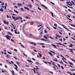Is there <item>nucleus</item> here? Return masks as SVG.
I'll list each match as a JSON object with an SVG mask.
<instances>
[{
  "label": "nucleus",
  "instance_id": "obj_24",
  "mask_svg": "<svg viewBox=\"0 0 75 75\" xmlns=\"http://www.w3.org/2000/svg\"><path fill=\"white\" fill-rule=\"evenodd\" d=\"M32 70H33V71H34V73H35V74H36V72H35V69H32Z\"/></svg>",
  "mask_w": 75,
  "mask_h": 75
},
{
  "label": "nucleus",
  "instance_id": "obj_28",
  "mask_svg": "<svg viewBox=\"0 0 75 75\" xmlns=\"http://www.w3.org/2000/svg\"><path fill=\"white\" fill-rule=\"evenodd\" d=\"M28 61L29 62H32V63H33V62L31 61V60H28Z\"/></svg>",
  "mask_w": 75,
  "mask_h": 75
},
{
  "label": "nucleus",
  "instance_id": "obj_13",
  "mask_svg": "<svg viewBox=\"0 0 75 75\" xmlns=\"http://www.w3.org/2000/svg\"><path fill=\"white\" fill-rule=\"evenodd\" d=\"M49 54H50V55H51V56H52V57H53L54 56L53 55V54H52V53H51L50 52H49Z\"/></svg>",
  "mask_w": 75,
  "mask_h": 75
},
{
  "label": "nucleus",
  "instance_id": "obj_54",
  "mask_svg": "<svg viewBox=\"0 0 75 75\" xmlns=\"http://www.w3.org/2000/svg\"><path fill=\"white\" fill-rule=\"evenodd\" d=\"M14 50L16 52H17V50L16 49H14Z\"/></svg>",
  "mask_w": 75,
  "mask_h": 75
},
{
  "label": "nucleus",
  "instance_id": "obj_33",
  "mask_svg": "<svg viewBox=\"0 0 75 75\" xmlns=\"http://www.w3.org/2000/svg\"><path fill=\"white\" fill-rule=\"evenodd\" d=\"M50 13H51V14H52V17H54V16H53V13H52V12H50Z\"/></svg>",
  "mask_w": 75,
  "mask_h": 75
},
{
  "label": "nucleus",
  "instance_id": "obj_60",
  "mask_svg": "<svg viewBox=\"0 0 75 75\" xmlns=\"http://www.w3.org/2000/svg\"><path fill=\"white\" fill-rule=\"evenodd\" d=\"M40 45H45V44L44 43H40Z\"/></svg>",
  "mask_w": 75,
  "mask_h": 75
},
{
  "label": "nucleus",
  "instance_id": "obj_15",
  "mask_svg": "<svg viewBox=\"0 0 75 75\" xmlns=\"http://www.w3.org/2000/svg\"><path fill=\"white\" fill-rule=\"evenodd\" d=\"M0 11H1V12H3V8H1L0 9Z\"/></svg>",
  "mask_w": 75,
  "mask_h": 75
},
{
  "label": "nucleus",
  "instance_id": "obj_21",
  "mask_svg": "<svg viewBox=\"0 0 75 75\" xmlns=\"http://www.w3.org/2000/svg\"><path fill=\"white\" fill-rule=\"evenodd\" d=\"M11 72H12V75H15V74H14V71H11Z\"/></svg>",
  "mask_w": 75,
  "mask_h": 75
},
{
  "label": "nucleus",
  "instance_id": "obj_42",
  "mask_svg": "<svg viewBox=\"0 0 75 75\" xmlns=\"http://www.w3.org/2000/svg\"><path fill=\"white\" fill-rule=\"evenodd\" d=\"M38 10H40V11H41V9L40 8H39V7H38Z\"/></svg>",
  "mask_w": 75,
  "mask_h": 75
},
{
  "label": "nucleus",
  "instance_id": "obj_63",
  "mask_svg": "<svg viewBox=\"0 0 75 75\" xmlns=\"http://www.w3.org/2000/svg\"><path fill=\"white\" fill-rule=\"evenodd\" d=\"M54 26H56L57 27V25L56 24H54Z\"/></svg>",
  "mask_w": 75,
  "mask_h": 75
},
{
  "label": "nucleus",
  "instance_id": "obj_18",
  "mask_svg": "<svg viewBox=\"0 0 75 75\" xmlns=\"http://www.w3.org/2000/svg\"><path fill=\"white\" fill-rule=\"evenodd\" d=\"M69 64H70L71 65H73L74 64H73V63H72V62H69Z\"/></svg>",
  "mask_w": 75,
  "mask_h": 75
},
{
  "label": "nucleus",
  "instance_id": "obj_19",
  "mask_svg": "<svg viewBox=\"0 0 75 75\" xmlns=\"http://www.w3.org/2000/svg\"><path fill=\"white\" fill-rule=\"evenodd\" d=\"M33 68L35 69H36L37 71H38V69H39L37 67H36V68L35 67H33Z\"/></svg>",
  "mask_w": 75,
  "mask_h": 75
},
{
  "label": "nucleus",
  "instance_id": "obj_20",
  "mask_svg": "<svg viewBox=\"0 0 75 75\" xmlns=\"http://www.w3.org/2000/svg\"><path fill=\"white\" fill-rule=\"evenodd\" d=\"M25 18L27 19H28V18H30L29 17H28L27 16H25Z\"/></svg>",
  "mask_w": 75,
  "mask_h": 75
},
{
  "label": "nucleus",
  "instance_id": "obj_64",
  "mask_svg": "<svg viewBox=\"0 0 75 75\" xmlns=\"http://www.w3.org/2000/svg\"><path fill=\"white\" fill-rule=\"evenodd\" d=\"M32 59L33 60H34V61H35V59L33 58H32Z\"/></svg>",
  "mask_w": 75,
  "mask_h": 75
},
{
  "label": "nucleus",
  "instance_id": "obj_5",
  "mask_svg": "<svg viewBox=\"0 0 75 75\" xmlns=\"http://www.w3.org/2000/svg\"><path fill=\"white\" fill-rule=\"evenodd\" d=\"M41 6H42V7H44V8H46V9H47V8H48L46 7L45 5H44L43 4L41 5Z\"/></svg>",
  "mask_w": 75,
  "mask_h": 75
},
{
  "label": "nucleus",
  "instance_id": "obj_2",
  "mask_svg": "<svg viewBox=\"0 0 75 75\" xmlns=\"http://www.w3.org/2000/svg\"><path fill=\"white\" fill-rule=\"evenodd\" d=\"M3 22L5 24H7V25H8V23H9L7 21L6 22V21L5 20H4Z\"/></svg>",
  "mask_w": 75,
  "mask_h": 75
},
{
  "label": "nucleus",
  "instance_id": "obj_8",
  "mask_svg": "<svg viewBox=\"0 0 75 75\" xmlns=\"http://www.w3.org/2000/svg\"><path fill=\"white\" fill-rule=\"evenodd\" d=\"M51 45H52V46H53V47L54 48H57V46L54 44H52Z\"/></svg>",
  "mask_w": 75,
  "mask_h": 75
},
{
  "label": "nucleus",
  "instance_id": "obj_38",
  "mask_svg": "<svg viewBox=\"0 0 75 75\" xmlns=\"http://www.w3.org/2000/svg\"><path fill=\"white\" fill-rule=\"evenodd\" d=\"M7 52H8V54H12V53H11V52H9L7 51Z\"/></svg>",
  "mask_w": 75,
  "mask_h": 75
},
{
  "label": "nucleus",
  "instance_id": "obj_53",
  "mask_svg": "<svg viewBox=\"0 0 75 75\" xmlns=\"http://www.w3.org/2000/svg\"><path fill=\"white\" fill-rule=\"evenodd\" d=\"M19 19H20V20H22V17H19Z\"/></svg>",
  "mask_w": 75,
  "mask_h": 75
},
{
  "label": "nucleus",
  "instance_id": "obj_14",
  "mask_svg": "<svg viewBox=\"0 0 75 75\" xmlns=\"http://www.w3.org/2000/svg\"><path fill=\"white\" fill-rule=\"evenodd\" d=\"M14 65V66H15V67H16V69H17V68H18V67H17V65H16V64H13Z\"/></svg>",
  "mask_w": 75,
  "mask_h": 75
},
{
  "label": "nucleus",
  "instance_id": "obj_61",
  "mask_svg": "<svg viewBox=\"0 0 75 75\" xmlns=\"http://www.w3.org/2000/svg\"><path fill=\"white\" fill-rule=\"evenodd\" d=\"M41 26H42V25H38L37 26V27H41Z\"/></svg>",
  "mask_w": 75,
  "mask_h": 75
},
{
  "label": "nucleus",
  "instance_id": "obj_47",
  "mask_svg": "<svg viewBox=\"0 0 75 75\" xmlns=\"http://www.w3.org/2000/svg\"><path fill=\"white\" fill-rule=\"evenodd\" d=\"M49 72L50 73H51V74H52L53 75V74H54L53 73V72H52V71H50Z\"/></svg>",
  "mask_w": 75,
  "mask_h": 75
},
{
  "label": "nucleus",
  "instance_id": "obj_30",
  "mask_svg": "<svg viewBox=\"0 0 75 75\" xmlns=\"http://www.w3.org/2000/svg\"><path fill=\"white\" fill-rule=\"evenodd\" d=\"M67 18H68V19L69 20H70L71 21H73L72 20H71V19H70V18H69L67 17Z\"/></svg>",
  "mask_w": 75,
  "mask_h": 75
},
{
  "label": "nucleus",
  "instance_id": "obj_49",
  "mask_svg": "<svg viewBox=\"0 0 75 75\" xmlns=\"http://www.w3.org/2000/svg\"><path fill=\"white\" fill-rule=\"evenodd\" d=\"M30 35L31 36V37H33V35H32V34L30 33Z\"/></svg>",
  "mask_w": 75,
  "mask_h": 75
},
{
  "label": "nucleus",
  "instance_id": "obj_10",
  "mask_svg": "<svg viewBox=\"0 0 75 75\" xmlns=\"http://www.w3.org/2000/svg\"><path fill=\"white\" fill-rule=\"evenodd\" d=\"M24 8H25V9H26V10H30V9H29L28 7H24Z\"/></svg>",
  "mask_w": 75,
  "mask_h": 75
},
{
  "label": "nucleus",
  "instance_id": "obj_36",
  "mask_svg": "<svg viewBox=\"0 0 75 75\" xmlns=\"http://www.w3.org/2000/svg\"><path fill=\"white\" fill-rule=\"evenodd\" d=\"M63 62H65V63H66V64H68V63H67V62H66L65 61H64V59H63Z\"/></svg>",
  "mask_w": 75,
  "mask_h": 75
},
{
  "label": "nucleus",
  "instance_id": "obj_17",
  "mask_svg": "<svg viewBox=\"0 0 75 75\" xmlns=\"http://www.w3.org/2000/svg\"><path fill=\"white\" fill-rule=\"evenodd\" d=\"M12 18L13 19V20H16V17L13 16H12Z\"/></svg>",
  "mask_w": 75,
  "mask_h": 75
},
{
  "label": "nucleus",
  "instance_id": "obj_45",
  "mask_svg": "<svg viewBox=\"0 0 75 75\" xmlns=\"http://www.w3.org/2000/svg\"><path fill=\"white\" fill-rule=\"evenodd\" d=\"M23 55H24V56H25V57H27V55H26V54H25L23 53Z\"/></svg>",
  "mask_w": 75,
  "mask_h": 75
},
{
  "label": "nucleus",
  "instance_id": "obj_12",
  "mask_svg": "<svg viewBox=\"0 0 75 75\" xmlns=\"http://www.w3.org/2000/svg\"><path fill=\"white\" fill-rule=\"evenodd\" d=\"M7 33L9 34H10V35H12V36H13V34H12V33L10 32H7Z\"/></svg>",
  "mask_w": 75,
  "mask_h": 75
},
{
  "label": "nucleus",
  "instance_id": "obj_46",
  "mask_svg": "<svg viewBox=\"0 0 75 75\" xmlns=\"http://www.w3.org/2000/svg\"><path fill=\"white\" fill-rule=\"evenodd\" d=\"M62 25L63 26V27H64V28H65V26L62 24Z\"/></svg>",
  "mask_w": 75,
  "mask_h": 75
},
{
  "label": "nucleus",
  "instance_id": "obj_55",
  "mask_svg": "<svg viewBox=\"0 0 75 75\" xmlns=\"http://www.w3.org/2000/svg\"><path fill=\"white\" fill-rule=\"evenodd\" d=\"M44 31H45V33H47V30H45Z\"/></svg>",
  "mask_w": 75,
  "mask_h": 75
},
{
  "label": "nucleus",
  "instance_id": "obj_7",
  "mask_svg": "<svg viewBox=\"0 0 75 75\" xmlns=\"http://www.w3.org/2000/svg\"><path fill=\"white\" fill-rule=\"evenodd\" d=\"M43 37L45 39H46V40H48V38H47V37L46 35H44Z\"/></svg>",
  "mask_w": 75,
  "mask_h": 75
},
{
  "label": "nucleus",
  "instance_id": "obj_16",
  "mask_svg": "<svg viewBox=\"0 0 75 75\" xmlns=\"http://www.w3.org/2000/svg\"><path fill=\"white\" fill-rule=\"evenodd\" d=\"M69 25H71V26L74 27H75V25H72L71 24H70Z\"/></svg>",
  "mask_w": 75,
  "mask_h": 75
},
{
  "label": "nucleus",
  "instance_id": "obj_51",
  "mask_svg": "<svg viewBox=\"0 0 75 75\" xmlns=\"http://www.w3.org/2000/svg\"><path fill=\"white\" fill-rule=\"evenodd\" d=\"M14 7L15 8H18V7H17V6H15Z\"/></svg>",
  "mask_w": 75,
  "mask_h": 75
},
{
  "label": "nucleus",
  "instance_id": "obj_6",
  "mask_svg": "<svg viewBox=\"0 0 75 75\" xmlns=\"http://www.w3.org/2000/svg\"><path fill=\"white\" fill-rule=\"evenodd\" d=\"M69 3H70V4H68V5H69V6H73V4L72 3H71V2H70Z\"/></svg>",
  "mask_w": 75,
  "mask_h": 75
},
{
  "label": "nucleus",
  "instance_id": "obj_57",
  "mask_svg": "<svg viewBox=\"0 0 75 75\" xmlns=\"http://www.w3.org/2000/svg\"><path fill=\"white\" fill-rule=\"evenodd\" d=\"M23 10H24V9H23V8H21V11H23Z\"/></svg>",
  "mask_w": 75,
  "mask_h": 75
},
{
  "label": "nucleus",
  "instance_id": "obj_40",
  "mask_svg": "<svg viewBox=\"0 0 75 75\" xmlns=\"http://www.w3.org/2000/svg\"><path fill=\"white\" fill-rule=\"evenodd\" d=\"M53 68L55 69V70H57V69H56V67L54 66L53 67Z\"/></svg>",
  "mask_w": 75,
  "mask_h": 75
},
{
  "label": "nucleus",
  "instance_id": "obj_37",
  "mask_svg": "<svg viewBox=\"0 0 75 75\" xmlns=\"http://www.w3.org/2000/svg\"><path fill=\"white\" fill-rule=\"evenodd\" d=\"M28 6H30V7L31 8L32 7V6H31V4H30L28 5Z\"/></svg>",
  "mask_w": 75,
  "mask_h": 75
},
{
  "label": "nucleus",
  "instance_id": "obj_48",
  "mask_svg": "<svg viewBox=\"0 0 75 75\" xmlns=\"http://www.w3.org/2000/svg\"><path fill=\"white\" fill-rule=\"evenodd\" d=\"M13 58H15V59H16V60H17V58H16V57H13Z\"/></svg>",
  "mask_w": 75,
  "mask_h": 75
},
{
  "label": "nucleus",
  "instance_id": "obj_4",
  "mask_svg": "<svg viewBox=\"0 0 75 75\" xmlns=\"http://www.w3.org/2000/svg\"><path fill=\"white\" fill-rule=\"evenodd\" d=\"M56 44H58V45H63V46H64V47H66L65 45L63 44H61V43H57V42L55 43Z\"/></svg>",
  "mask_w": 75,
  "mask_h": 75
},
{
  "label": "nucleus",
  "instance_id": "obj_43",
  "mask_svg": "<svg viewBox=\"0 0 75 75\" xmlns=\"http://www.w3.org/2000/svg\"><path fill=\"white\" fill-rule=\"evenodd\" d=\"M59 62H60V63H61V64H64V63H63V62H62V61H60Z\"/></svg>",
  "mask_w": 75,
  "mask_h": 75
},
{
  "label": "nucleus",
  "instance_id": "obj_26",
  "mask_svg": "<svg viewBox=\"0 0 75 75\" xmlns=\"http://www.w3.org/2000/svg\"><path fill=\"white\" fill-rule=\"evenodd\" d=\"M38 54H39V57H42V55H41V54H40V53H38Z\"/></svg>",
  "mask_w": 75,
  "mask_h": 75
},
{
  "label": "nucleus",
  "instance_id": "obj_44",
  "mask_svg": "<svg viewBox=\"0 0 75 75\" xmlns=\"http://www.w3.org/2000/svg\"><path fill=\"white\" fill-rule=\"evenodd\" d=\"M46 36L47 37V38H49L50 37V36H49V35H47Z\"/></svg>",
  "mask_w": 75,
  "mask_h": 75
},
{
  "label": "nucleus",
  "instance_id": "obj_25",
  "mask_svg": "<svg viewBox=\"0 0 75 75\" xmlns=\"http://www.w3.org/2000/svg\"><path fill=\"white\" fill-rule=\"evenodd\" d=\"M53 61H55V62H57V61H58L56 58H55V59H54Z\"/></svg>",
  "mask_w": 75,
  "mask_h": 75
},
{
  "label": "nucleus",
  "instance_id": "obj_58",
  "mask_svg": "<svg viewBox=\"0 0 75 75\" xmlns=\"http://www.w3.org/2000/svg\"><path fill=\"white\" fill-rule=\"evenodd\" d=\"M71 59V60H72V61H74V62H75V60H74V59Z\"/></svg>",
  "mask_w": 75,
  "mask_h": 75
},
{
  "label": "nucleus",
  "instance_id": "obj_62",
  "mask_svg": "<svg viewBox=\"0 0 75 75\" xmlns=\"http://www.w3.org/2000/svg\"><path fill=\"white\" fill-rule=\"evenodd\" d=\"M34 42H30V44H34Z\"/></svg>",
  "mask_w": 75,
  "mask_h": 75
},
{
  "label": "nucleus",
  "instance_id": "obj_29",
  "mask_svg": "<svg viewBox=\"0 0 75 75\" xmlns=\"http://www.w3.org/2000/svg\"><path fill=\"white\" fill-rule=\"evenodd\" d=\"M67 73H68V74H70V75H73L72 74L71 72H69L68 71H67Z\"/></svg>",
  "mask_w": 75,
  "mask_h": 75
},
{
  "label": "nucleus",
  "instance_id": "obj_1",
  "mask_svg": "<svg viewBox=\"0 0 75 75\" xmlns=\"http://www.w3.org/2000/svg\"><path fill=\"white\" fill-rule=\"evenodd\" d=\"M67 50H70V52H72V54H74V52H73V50H74V49H70V48H67Z\"/></svg>",
  "mask_w": 75,
  "mask_h": 75
},
{
  "label": "nucleus",
  "instance_id": "obj_35",
  "mask_svg": "<svg viewBox=\"0 0 75 75\" xmlns=\"http://www.w3.org/2000/svg\"><path fill=\"white\" fill-rule=\"evenodd\" d=\"M60 56L61 57H62V58H64V59H65V57L64 56H63L61 54H60Z\"/></svg>",
  "mask_w": 75,
  "mask_h": 75
},
{
  "label": "nucleus",
  "instance_id": "obj_31",
  "mask_svg": "<svg viewBox=\"0 0 75 75\" xmlns=\"http://www.w3.org/2000/svg\"><path fill=\"white\" fill-rule=\"evenodd\" d=\"M69 47H73V46L72 45V44H71V45H70L69 46Z\"/></svg>",
  "mask_w": 75,
  "mask_h": 75
},
{
  "label": "nucleus",
  "instance_id": "obj_59",
  "mask_svg": "<svg viewBox=\"0 0 75 75\" xmlns=\"http://www.w3.org/2000/svg\"><path fill=\"white\" fill-rule=\"evenodd\" d=\"M61 67L62 69H64V68L62 66H61Z\"/></svg>",
  "mask_w": 75,
  "mask_h": 75
},
{
  "label": "nucleus",
  "instance_id": "obj_52",
  "mask_svg": "<svg viewBox=\"0 0 75 75\" xmlns=\"http://www.w3.org/2000/svg\"><path fill=\"white\" fill-rule=\"evenodd\" d=\"M51 3L52 4H53V5H55V4L54 3H53L52 2H51Z\"/></svg>",
  "mask_w": 75,
  "mask_h": 75
},
{
  "label": "nucleus",
  "instance_id": "obj_56",
  "mask_svg": "<svg viewBox=\"0 0 75 75\" xmlns=\"http://www.w3.org/2000/svg\"><path fill=\"white\" fill-rule=\"evenodd\" d=\"M60 41H61L62 42V39L61 38L60 39H59Z\"/></svg>",
  "mask_w": 75,
  "mask_h": 75
},
{
  "label": "nucleus",
  "instance_id": "obj_23",
  "mask_svg": "<svg viewBox=\"0 0 75 75\" xmlns=\"http://www.w3.org/2000/svg\"><path fill=\"white\" fill-rule=\"evenodd\" d=\"M50 51L51 52H52V53H53L54 54H55V52H54L53 51H52L51 50H50Z\"/></svg>",
  "mask_w": 75,
  "mask_h": 75
},
{
  "label": "nucleus",
  "instance_id": "obj_34",
  "mask_svg": "<svg viewBox=\"0 0 75 75\" xmlns=\"http://www.w3.org/2000/svg\"><path fill=\"white\" fill-rule=\"evenodd\" d=\"M14 11H15V12H16V13H17V14H18V12L17 11H16L15 10H14Z\"/></svg>",
  "mask_w": 75,
  "mask_h": 75
},
{
  "label": "nucleus",
  "instance_id": "obj_27",
  "mask_svg": "<svg viewBox=\"0 0 75 75\" xmlns=\"http://www.w3.org/2000/svg\"><path fill=\"white\" fill-rule=\"evenodd\" d=\"M30 25H33V24H34V22H32L30 23Z\"/></svg>",
  "mask_w": 75,
  "mask_h": 75
},
{
  "label": "nucleus",
  "instance_id": "obj_41",
  "mask_svg": "<svg viewBox=\"0 0 75 75\" xmlns=\"http://www.w3.org/2000/svg\"><path fill=\"white\" fill-rule=\"evenodd\" d=\"M10 57V56L8 55V54H7L6 55V57L7 58H9V57Z\"/></svg>",
  "mask_w": 75,
  "mask_h": 75
},
{
  "label": "nucleus",
  "instance_id": "obj_3",
  "mask_svg": "<svg viewBox=\"0 0 75 75\" xmlns=\"http://www.w3.org/2000/svg\"><path fill=\"white\" fill-rule=\"evenodd\" d=\"M5 36L6 37V38H7L8 40H10V38H11V36H9L8 35H6Z\"/></svg>",
  "mask_w": 75,
  "mask_h": 75
},
{
  "label": "nucleus",
  "instance_id": "obj_22",
  "mask_svg": "<svg viewBox=\"0 0 75 75\" xmlns=\"http://www.w3.org/2000/svg\"><path fill=\"white\" fill-rule=\"evenodd\" d=\"M41 40H42V41H47V40H45V39H44L43 38H42V39H41Z\"/></svg>",
  "mask_w": 75,
  "mask_h": 75
},
{
  "label": "nucleus",
  "instance_id": "obj_32",
  "mask_svg": "<svg viewBox=\"0 0 75 75\" xmlns=\"http://www.w3.org/2000/svg\"><path fill=\"white\" fill-rule=\"evenodd\" d=\"M71 3H73V5H74V6H75V4L74 3V1H71Z\"/></svg>",
  "mask_w": 75,
  "mask_h": 75
},
{
  "label": "nucleus",
  "instance_id": "obj_39",
  "mask_svg": "<svg viewBox=\"0 0 75 75\" xmlns=\"http://www.w3.org/2000/svg\"><path fill=\"white\" fill-rule=\"evenodd\" d=\"M14 31H15V34H17V31H16V30H14Z\"/></svg>",
  "mask_w": 75,
  "mask_h": 75
},
{
  "label": "nucleus",
  "instance_id": "obj_11",
  "mask_svg": "<svg viewBox=\"0 0 75 75\" xmlns=\"http://www.w3.org/2000/svg\"><path fill=\"white\" fill-rule=\"evenodd\" d=\"M18 7H20L21 6H22V5L21 4L18 3Z\"/></svg>",
  "mask_w": 75,
  "mask_h": 75
},
{
  "label": "nucleus",
  "instance_id": "obj_9",
  "mask_svg": "<svg viewBox=\"0 0 75 75\" xmlns=\"http://www.w3.org/2000/svg\"><path fill=\"white\" fill-rule=\"evenodd\" d=\"M20 17H16V19L15 20V21H16V20H19V18Z\"/></svg>",
  "mask_w": 75,
  "mask_h": 75
},
{
  "label": "nucleus",
  "instance_id": "obj_50",
  "mask_svg": "<svg viewBox=\"0 0 75 75\" xmlns=\"http://www.w3.org/2000/svg\"><path fill=\"white\" fill-rule=\"evenodd\" d=\"M21 46L22 47H23V48H25L24 46V45H22V44H21Z\"/></svg>",
  "mask_w": 75,
  "mask_h": 75
}]
</instances>
